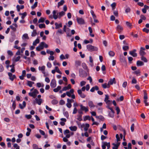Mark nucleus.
I'll use <instances>...</instances> for the list:
<instances>
[{"label": "nucleus", "instance_id": "4be33fe9", "mask_svg": "<svg viewBox=\"0 0 149 149\" xmlns=\"http://www.w3.org/2000/svg\"><path fill=\"white\" fill-rule=\"evenodd\" d=\"M65 14V13L63 11H61L59 13H57V15H58V18H61V17L62 16L64 15Z\"/></svg>", "mask_w": 149, "mask_h": 149}, {"label": "nucleus", "instance_id": "6e6d98bb", "mask_svg": "<svg viewBox=\"0 0 149 149\" xmlns=\"http://www.w3.org/2000/svg\"><path fill=\"white\" fill-rule=\"evenodd\" d=\"M39 27L40 28L42 29V28H45V24H40L39 25Z\"/></svg>", "mask_w": 149, "mask_h": 149}, {"label": "nucleus", "instance_id": "6ab92c4d", "mask_svg": "<svg viewBox=\"0 0 149 149\" xmlns=\"http://www.w3.org/2000/svg\"><path fill=\"white\" fill-rule=\"evenodd\" d=\"M56 11L54 10L53 11V17L55 19H56L58 18V15H56Z\"/></svg>", "mask_w": 149, "mask_h": 149}, {"label": "nucleus", "instance_id": "bf43d9fd", "mask_svg": "<svg viewBox=\"0 0 149 149\" xmlns=\"http://www.w3.org/2000/svg\"><path fill=\"white\" fill-rule=\"evenodd\" d=\"M110 105H107L106 106V107L110 110V111H114L113 109L112 108L110 107Z\"/></svg>", "mask_w": 149, "mask_h": 149}, {"label": "nucleus", "instance_id": "2eb2a0df", "mask_svg": "<svg viewBox=\"0 0 149 149\" xmlns=\"http://www.w3.org/2000/svg\"><path fill=\"white\" fill-rule=\"evenodd\" d=\"M8 75L10 79L12 81H13L14 79L15 78H16L15 75H13L10 72L8 73Z\"/></svg>", "mask_w": 149, "mask_h": 149}, {"label": "nucleus", "instance_id": "39448f33", "mask_svg": "<svg viewBox=\"0 0 149 149\" xmlns=\"http://www.w3.org/2000/svg\"><path fill=\"white\" fill-rule=\"evenodd\" d=\"M109 96L107 95H105L104 101L106 102L107 105H111L112 104L111 101L109 100Z\"/></svg>", "mask_w": 149, "mask_h": 149}, {"label": "nucleus", "instance_id": "680f3d73", "mask_svg": "<svg viewBox=\"0 0 149 149\" xmlns=\"http://www.w3.org/2000/svg\"><path fill=\"white\" fill-rule=\"evenodd\" d=\"M134 123H133L132 124L130 128L132 132H133L134 131Z\"/></svg>", "mask_w": 149, "mask_h": 149}, {"label": "nucleus", "instance_id": "37998d69", "mask_svg": "<svg viewBox=\"0 0 149 149\" xmlns=\"http://www.w3.org/2000/svg\"><path fill=\"white\" fill-rule=\"evenodd\" d=\"M56 72L61 74H62L61 72L60 71L58 68L57 66L55 67V69H54Z\"/></svg>", "mask_w": 149, "mask_h": 149}, {"label": "nucleus", "instance_id": "69168bd1", "mask_svg": "<svg viewBox=\"0 0 149 149\" xmlns=\"http://www.w3.org/2000/svg\"><path fill=\"white\" fill-rule=\"evenodd\" d=\"M42 43L43 47H45L46 48H47L48 47V45L47 44H46L45 42H41Z\"/></svg>", "mask_w": 149, "mask_h": 149}, {"label": "nucleus", "instance_id": "e2e57ef3", "mask_svg": "<svg viewBox=\"0 0 149 149\" xmlns=\"http://www.w3.org/2000/svg\"><path fill=\"white\" fill-rule=\"evenodd\" d=\"M13 147L15 148H16L15 149H19V146L16 143L14 144Z\"/></svg>", "mask_w": 149, "mask_h": 149}, {"label": "nucleus", "instance_id": "6e6552de", "mask_svg": "<svg viewBox=\"0 0 149 149\" xmlns=\"http://www.w3.org/2000/svg\"><path fill=\"white\" fill-rule=\"evenodd\" d=\"M116 83V79L115 78H113L112 79H110L107 85L108 87H109L110 85H112L113 84H115Z\"/></svg>", "mask_w": 149, "mask_h": 149}, {"label": "nucleus", "instance_id": "e433bc0d", "mask_svg": "<svg viewBox=\"0 0 149 149\" xmlns=\"http://www.w3.org/2000/svg\"><path fill=\"white\" fill-rule=\"evenodd\" d=\"M34 82L30 81H27V85L30 87H32V86L33 84H34Z\"/></svg>", "mask_w": 149, "mask_h": 149}, {"label": "nucleus", "instance_id": "bb28decb", "mask_svg": "<svg viewBox=\"0 0 149 149\" xmlns=\"http://www.w3.org/2000/svg\"><path fill=\"white\" fill-rule=\"evenodd\" d=\"M99 89L98 86H95L92 87L90 90V91L92 92H94L95 90H98Z\"/></svg>", "mask_w": 149, "mask_h": 149}, {"label": "nucleus", "instance_id": "5701e85b", "mask_svg": "<svg viewBox=\"0 0 149 149\" xmlns=\"http://www.w3.org/2000/svg\"><path fill=\"white\" fill-rule=\"evenodd\" d=\"M16 8L17 11L19 12L20 9H22L24 8V6L23 5L20 6L18 5L16 6Z\"/></svg>", "mask_w": 149, "mask_h": 149}, {"label": "nucleus", "instance_id": "3c124183", "mask_svg": "<svg viewBox=\"0 0 149 149\" xmlns=\"http://www.w3.org/2000/svg\"><path fill=\"white\" fill-rule=\"evenodd\" d=\"M33 149H42L41 148H39L38 146L35 144L33 145Z\"/></svg>", "mask_w": 149, "mask_h": 149}, {"label": "nucleus", "instance_id": "2f4dec72", "mask_svg": "<svg viewBox=\"0 0 149 149\" xmlns=\"http://www.w3.org/2000/svg\"><path fill=\"white\" fill-rule=\"evenodd\" d=\"M65 1L63 0H61L58 3V7L59 8L60 6L63 5Z\"/></svg>", "mask_w": 149, "mask_h": 149}, {"label": "nucleus", "instance_id": "1a4fd4ad", "mask_svg": "<svg viewBox=\"0 0 149 149\" xmlns=\"http://www.w3.org/2000/svg\"><path fill=\"white\" fill-rule=\"evenodd\" d=\"M103 145L102 146V149H105L106 146H107L108 148H110V143H107L106 142H103L102 143Z\"/></svg>", "mask_w": 149, "mask_h": 149}, {"label": "nucleus", "instance_id": "338daca9", "mask_svg": "<svg viewBox=\"0 0 149 149\" xmlns=\"http://www.w3.org/2000/svg\"><path fill=\"white\" fill-rule=\"evenodd\" d=\"M63 33V31L61 29H58L56 32V33L58 34V33H60L61 34H62Z\"/></svg>", "mask_w": 149, "mask_h": 149}, {"label": "nucleus", "instance_id": "7ed1b4c3", "mask_svg": "<svg viewBox=\"0 0 149 149\" xmlns=\"http://www.w3.org/2000/svg\"><path fill=\"white\" fill-rule=\"evenodd\" d=\"M38 91L36 89H34L33 92H30L29 93V95L33 98H35L37 94L39 93Z\"/></svg>", "mask_w": 149, "mask_h": 149}, {"label": "nucleus", "instance_id": "49530a36", "mask_svg": "<svg viewBox=\"0 0 149 149\" xmlns=\"http://www.w3.org/2000/svg\"><path fill=\"white\" fill-rule=\"evenodd\" d=\"M67 102L66 106L68 108H70L72 107L71 103L69 102V101H67Z\"/></svg>", "mask_w": 149, "mask_h": 149}, {"label": "nucleus", "instance_id": "0eeeda50", "mask_svg": "<svg viewBox=\"0 0 149 149\" xmlns=\"http://www.w3.org/2000/svg\"><path fill=\"white\" fill-rule=\"evenodd\" d=\"M77 22L79 24H83L85 23L84 20L83 19L81 18L77 17Z\"/></svg>", "mask_w": 149, "mask_h": 149}, {"label": "nucleus", "instance_id": "4d7b16f0", "mask_svg": "<svg viewBox=\"0 0 149 149\" xmlns=\"http://www.w3.org/2000/svg\"><path fill=\"white\" fill-rule=\"evenodd\" d=\"M109 55L111 56H113L115 55L114 52L112 51H110L109 52Z\"/></svg>", "mask_w": 149, "mask_h": 149}, {"label": "nucleus", "instance_id": "79ce46f5", "mask_svg": "<svg viewBox=\"0 0 149 149\" xmlns=\"http://www.w3.org/2000/svg\"><path fill=\"white\" fill-rule=\"evenodd\" d=\"M141 59L142 61H143L144 62L146 63L148 62V60L147 58L143 56H141Z\"/></svg>", "mask_w": 149, "mask_h": 149}, {"label": "nucleus", "instance_id": "473e14b6", "mask_svg": "<svg viewBox=\"0 0 149 149\" xmlns=\"http://www.w3.org/2000/svg\"><path fill=\"white\" fill-rule=\"evenodd\" d=\"M75 66L78 67L81 65V62L79 61H76L75 62Z\"/></svg>", "mask_w": 149, "mask_h": 149}, {"label": "nucleus", "instance_id": "052dcab7", "mask_svg": "<svg viewBox=\"0 0 149 149\" xmlns=\"http://www.w3.org/2000/svg\"><path fill=\"white\" fill-rule=\"evenodd\" d=\"M132 83L133 84H135L137 83V81L134 77L133 78L132 81Z\"/></svg>", "mask_w": 149, "mask_h": 149}, {"label": "nucleus", "instance_id": "4c0bfd02", "mask_svg": "<svg viewBox=\"0 0 149 149\" xmlns=\"http://www.w3.org/2000/svg\"><path fill=\"white\" fill-rule=\"evenodd\" d=\"M91 117L89 116H85L84 117V121H86L87 120H91Z\"/></svg>", "mask_w": 149, "mask_h": 149}, {"label": "nucleus", "instance_id": "13d9d810", "mask_svg": "<svg viewBox=\"0 0 149 149\" xmlns=\"http://www.w3.org/2000/svg\"><path fill=\"white\" fill-rule=\"evenodd\" d=\"M113 13L114 15L116 17H118V12L117 10L113 11Z\"/></svg>", "mask_w": 149, "mask_h": 149}, {"label": "nucleus", "instance_id": "f8f14e48", "mask_svg": "<svg viewBox=\"0 0 149 149\" xmlns=\"http://www.w3.org/2000/svg\"><path fill=\"white\" fill-rule=\"evenodd\" d=\"M39 70H41L42 72L44 74V76H46L45 72V66H42L41 67H39Z\"/></svg>", "mask_w": 149, "mask_h": 149}, {"label": "nucleus", "instance_id": "20e7f679", "mask_svg": "<svg viewBox=\"0 0 149 149\" xmlns=\"http://www.w3.org/2000/svg\"><path fill=\"white\" fill-rule=\"evenodd\" d=\"M79 76L82 77H85L87 76V74L82 69L80 68L79 70Z\"/></svg>", "mask_w": 149, "mask_h": 149}, {"label": "nucleus", "instance_id": "5fc2aeb1", "mask_svg": "<svg viewBox=\"0 0 149 149\" xmlns=\"http://www.w3.org/2000/svg\"><path fill=\"white\" fill-rule=\"evenodd\" d=\"M124 100V97L123 96H120L119 98H117V100L118 101H122Z\"/></svg>", "mask_w": 149, "mask_h": 149}, {"label": "nucleus", "instance_id": "b1692460", "mask_svg": "<svg viewBox=\"0 0 149 149\" xmlns=\"http://www.w3.org/2000/svg\"><path fill=\"white\" fill-rule=\"evenodd\" d=\"M144 65V63L140 61H138L136 62V65L138 66H141Z\"/></svg>", "mask_w": 149, "mask_h": 149}, {"label": "nucleus", "instance_id": "864d4df0", "mask_svg": "<svg viewBox=\"0 0 149 149\" xmlns=\"http://www.w3.org/2000/svg\"><path fill=\"white\" fill-rule=\"evenodd\" d=\"M91 15L92 16L93 19L94 18H96V16L94 14L93 11L92 10H91Z\"/></svg>", "mask_w": 149, "mask_h": 149}, {"label": "nucleus", "instance_id": "a18cd8bd", "mask_svg": "<svg viewBox=\"0 0 149 149\" xmlns=\"http://www.w3.org/2000/svg\"><path fill=\"white\" fill-rule=\"evenodd\" d=\"M38 2L36 1L35 2L34 5L31 6V8L32 9H33L35 8H36L37 6Z\"/></svg>", "mask_w": 149, "mask_h": 149}, {"label": "nucleus", "instance_id": "cd10ccee", "mask_svg": "<svg viewBox=\"0 0 149 149\" xmlns=\"http://www.w3.org/2000/svg\"><path fill=\"white\" fill-rule=\"evenodd\" d=\"M70 130L72 131H76L77 129V126H71L69 127Z\"/></svg>", "mask_w": 149, "mask_h": 149}, {"label": "nucleus", "instance_id": "58836bf2", "mask_svg": "<svg viewBox=\"0 0 149 149\" xmlns=\"http://www.w3.org/2000/svg\"><path fill=\"white\" fill-rule=\"evenodd\" d=\"M46 19V18L45 17H41L39 19L38 22L39 23L43 22Z\"/></svg>", "mask_w": 149, "mask_h": 149}, {"label": "nucleus", "instance_id": "a211bd4d", "mask_svg": "<svg viewBox=\"0 0 149 149\" xmlns=\"http://www.w3.org/2000/svg\"><path fill=\"white\" fill-rule=\"evenodd\" d=\"M81 109L82 111H84L85 112H87L88 111V107H85L83 106L82 105H80Z\"/></svg>", "mask_w": 149, "mask_h": 149}, {"label": "nucleus", "instance_id": "de8ad7c7", "mask_svg": "<svg viewBox=\"0 0 149 149\" xmlns=\"http://www.w3.org/2000/svg\"><path fill=\"white\" fill-rule=\"evenodd\" d=\"M39 132L42 135H45V138H46L47 136V135H45V132L42 130H39Z\"/></svg>", "mask_w": 149, "mask_h": 149}, {"label": "nucleus", "instance_id": "9b49d317", "mask_svg": "<svg viewBox=\"0 0 149 149\" xmlns=\"http://www.w3.org/2000/svg\"><path fill=\"white\" fill-rule=\"evenodd\" d=\"M136 50L134 49L132 51H130L129 54L134 57H136L137 56V54L136 53Z\"/></svg>", "mask_w": 149, "mask_h": 149}, {"label": "nucleus", "instance_id": "0e129e2a", "mask_svg": "<svg viewBox=\"0 0 149 149\" xmlns=\"http://www.w3.org/2000/svg\"><path fill=\"white\" fill-rule=\"evenodd\" d=\"M107 85L108 84H107L106 83H105L102 85V87L104 88H109V87H108Z\"/></svg>", "mask_w": 149, "mask_h": 149}, {"label": "nucleus", "instance_id": "393cba45", "mask_svg": "<svg viewBox=\"0 0 149 149\" xmlns=\"http://www.w3.org/2000/svg\"><path fill=\"white\" fill-rule=\"evenodd\" d=\"M56 26L55 29H57L59 28L60 27H62V24L61 23L58 24L57 22H56L55 24Z\"/></svg>", "mask_w": 149, "mask_h": 149}, {"label": "nucleus", "instance_id": "09e8293b", "mask_svg": "<svg viewBox=\"0 0 149 149\" xmlns=\"http://www.w3.org/2000/svg\"><path fill=\"white\" fill-rule=\"evenodd\" d=\"M120 143L118 142L117 144H114L113 145H114V146L113 148H114L115 149H118V146H119Z\"/></svg>", "mask_w": 149, "mask_h": 149}, {"label": "nucleus", "instance_id": "a878e982", "mask_svg": "<svg viewBox=\"0 0 149 149\" xmlns=\"http://www.w3.org/2000/svg\"><path fill=\"white\" fill-rule=\"evenodd\" d=\"M26 105V103L25 101H23V105L21 104H19V108L21 109H23L24 107H25Z\"/></svg>", "mask_w": 149, "mask_h": 149}, {"label": "nucleus", "instance_id": "4468645a", "mask_svg": "<svg viewBox=\"0 0 149 149\" xmlns=\"http://www.w3.org/2000/svg\"><path fill=\"white\" fill-rule=\"evenodd\" d=\"M50 86L51 87L53 88H55L56 86V81L55 79H53L52 80L50 83Z\"/></svg>", "mask_w": 149, "mask_h": 149}, {"label": "nucleus", "instance_id": "423d86ee", "mask_svg": "<svg viewBox=\"0 0 149 149\" xmlns=\"http://www.w3.org/2000/svg\"><path fill=\"white\" fill-rule=\"evenodd\" d=\"M43 102L42 99H38L36 98L35 101L33 102L34 104H35L36 103L38 104L39 105H40Z\"/></svg>", "mask_w": 149, "mask_h": 149}, {"label": "nucleus", "instance_id": "dca6fc26", "mask_svg": "<svg viewBox=\"0 0 149 149\" xmlns=\"http://www.w3.org/2000/svg\"><path fill=\"white\" fill-rule=\"evenodd\" d=\"M42 44L41 42L40 44L39 45L36 47V49L37 51H39L41 50L42 49L44 48V47H43Z\"/></svg>", "mask_w": 149, "mask_h": 149}, {"label": "nucleus", "instance_id": "f704fd0d", "mask_svg": "<svg viewBox=\"0 0 149 149\" xmlns=\"http://www.w3.org/2000/svg\"><path fill=\"white\" fill-rule=\"evenodd\" d=\"M19 15H22L21 18L22 19H24L27 13L26 12H25L22 13H19Z\"/></svg>", "mask_w": 149, "mask_h": 149}, {"label": "nucleus", "instance_id": "c85d7f7f", "mask_svg": "<svg viewBox=\"0 0 149 149\" xmlns=\"http://www.w3.org/2000/svg\"><path fill=\"white\" fill-rule=\"evenodd\" d=\"M20 58L21 57L20 56H18L17 57H15L13 59V61L15 62H16L19 61Z\"/></svg>", "mask_w": 149, "mask_h": 149}, {"label": "nucleus", "instance_id": "ddd939ff", "mask_svg": "<svg viewBox=\"0 0 149 149\" xmlns=\"http://www.w3.org/2000/svg\"><path fill=\"white\" fill-rule=\"evenodd\" d=\"M144 48L143 47H141L139 52V54L141 56H143L146 54V53L144 51L145 50Z\"/></svg>", "mask_w": 149, "mask_h": 149}, {"label": "nucleus", "instance_id": "8fccbe9b", "mask_svg": "<svg viewBox=\"0 0 149 149\" xmlns=\"http://www.w3.org/2000/svg\"><path fill=\"white\" fill-rule=\"evenodd\" d=\"M116 6V3L115 2L111 4V6L113 10H114Z\"/></svg>", "mask_w": 149, "mask_h": 149}, {"label": "nucleus", "instance_id": "412c9836", "mask_svg": "<svg viewBox=\"0 0 149 149\" xmlns=\"http://www.w3.org/2000/svg\"><path fill=\"white\" fill-rule=\"evenodd\" d=\"M83 126L84 127V130L85 131H86L88 129V128L90 126L89 124L88 123L86 124L85 125H83Z\"/></svg>", "mask_w": 149, "mask_h": 149}, {"label": "nucleus", "instance_id": "f03ea898", "mask_svg": "<svg viewBox=\"0 0 149 149\" xmlns=\"http://www.w3.org/2000/svg\"><path fill=\"white\" fill-rule=\"evenodd\" d=\"M87 48L89 51H96L98 50V48L97 47L93 46L91 45H87Z\"/></svg>", "mask_w": 149, "mask_h": 149}, {"label": "nucleus", "instance_id": "603ef678", "mask_svg": "<svg viewBox=\"0 0 149 149\" xmlns=\"http://www.w3.org/2000/svg\"><path fill=\"white\" fill-rule=\"evenodd\" d=\"M141 72L140 70H138L134 72V73L137 75H140Z\"/></svg>", "mask_w": 149, "mask_h": 149}, {"label": "nucleus", "instance_id": "a19ab883", "mask_svg": "<svg viewBox=\"0 0 149 149\" xmlns=\"http://www.w3.org/2000/svg\"><path fill=\"white\" fill-rule=\"evenodd\" d=\"M143 91L144 92V100H147L148 98L147 97V93H146V91L145 90H144Z\"/></svg>", "mask_w": 149, "mask_h": 149}, {"label": "nucleus", "instance_id": "72a5a7b5", "mask_svg": "<svg viewBox=\"0 0 149 149\" xmlns=\"http://www.w3.org/2000/svg\"><path fill=\"white\" fill-rule=\"evenodd\" d=\"M40 42V40L39 39H36L35 41H34L33 43V45L34 46H36V45L38 43Z\"/></svg>", "mask_w": 149, "mask_h": 149}, {"label": "nucleus", "instance_id": "aec40b11", "mask_svg": "<svg viewBox=\"0 0 149 149\" xmlns=\"http://www.w3.org/2000/svg\"><path fill=\"white\" fill-rule=\"evenodd\" d=\"M108 112L109 113V117L112 118L114 117L115 113L114 111H108Z\"/></svg>", "mask_w": 149, "mask_h": 149}, {"label": "nucleus", "instance_id": "f257e3e1", "mask_svg": "<svg viewBox=\"0 0 149 149\" xmlns=\"http://www.w3.org/2000/svg\"><path fill=\"white\" fill-rule=\"evenodd\" d=\"M74 90L73 89H71L69 91L66 92V95L69 97H71L72 99H75V95L74 94Z\"/></svg>", "mask_w": 149, "mask_h": 149}, {"label": "nucleus", "instance_id": "c9c22d12", "mask_svg": "<svg viewBox=\"0 0 149 149\" xmlns=\"http://www.w3.org/2000/svg\"><path fill=\"white\" fill-rule=\"evenodd\" d=\"M22 38L23 39H29V38L28 36V35L27 33H25L22 36Z\"/></svg>", "mask_w": 149, "mask_h": 149}, {"label": "nucleus", "instance_id": "7c9ffc66", "mask_svg": "<svg viewBox=\"0 0 149 149\" xmlns=\"http://www.w3.org/2000/svg\"><path fill=\"white\" fill-rule=\"evenodd\" d=\"M37 34V31L36 30H34L33 32H32L31 36L32 37H35Z\"/></svg>", "mask_w": 149, "mask_h": 149}, {"label": "nucleus", "instance_id": "9d476101", "mask_svg": "<svg viewBox=\"0 0 149 149\" xmlns=\"http://www.w3.org/2000/svg\"><path fill=\"white\" fill-rule=\"evenodd\" d=\"M116 29L118 33H120L123 31V28L121 25L118 24L117 26Z\"/></svg>", "mask_w": 149, "mask_h": 149}, {"label": "nucleus", "instance_id": "c756f323", "mask_svg": "<svg viewBox=\"0 0 149 149\" xmlns=\"http://www.w3.org/2000/svg\"><path fill=\"white\" fill-rule=\"evenodd\" d=\"M82 66L84 69L87 71L88 70V67L85 63H83L82 64Z\"/></svg>", "mask_w": 149, "mask_h": 149}, {"label": "nucleus", "instance_id": "c03bdc74", "mask_svg": "<svg viewBox=\"0 0 149 149\" xmlns=\"http://www.w3.org/2000/svg\"><path fill=\"white\" fill-rule=\"evenodd\" d=\"M126 25L130 28H131L132 26V24L129 22L127 21L126 22Z\"/></svg>", "mask_w": 149, "mask_h": 149}, {"label": "nucleus", "instance_id": "774afa93", "mask_svg": "<svg viewBox=\"0 0 149 149\" xmlns=\"http://www.w3.org/2000/svg\"><path fill=\"white\" fill-rule=\"evenodd\" d=\"M129 48V47L127 46H124L123 47V49L124 51H126L128 50Z\"/></svg>", "mask_w": 149, "mask_h": 149}, {"label": "nucleus", "instance_id": "ea45409f", "mask_svg": "<svg viewBox=\"0 0 149 149\" xmlns=\"http://www.w3.org/2000/svg\"><path fill=\"white\" fill-rule=\"evenodd\" d=\"M61 88V87L60 86H58L57 88L53 89V91L55 92H58Z\"/></svg>", "mask_w": 149, "mask_h": 149}, {"label": "nucleus", "instance_id": "f3484780", "mask_svg": "<svg viewBox=\"0 0 149 149\" xmlns=\"http://www.w3.org/2000/svg\"><path fill=\"white\" fill-rule=\"evenodd\" d=\"M88 105L91 108H94L95 107L93 102L91 100H89L88 101Z\"/></svg>", "mask_w": 149, "mask_h": 149}]
</instances>
